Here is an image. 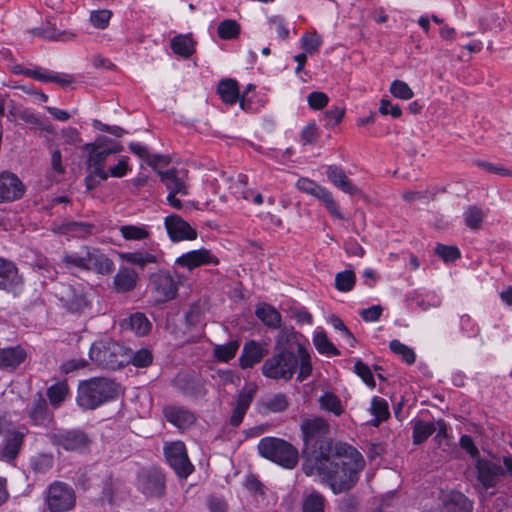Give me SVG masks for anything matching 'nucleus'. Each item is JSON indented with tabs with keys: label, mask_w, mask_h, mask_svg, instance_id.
<instances>
[{
	"label": "nucleus",
	"mask_w": 512,
	"mask_h": 512,
	"mask_svg": "<svg viewBox=\"0 0 512 512\" xmlns=\"http://www.w3.org/2000/svg\"><path fill=\"white\" fill-rule=\"evenodd\" d=\"M364 466V458L357 449L346 443H335L329 456L303 460L301 469L306 476H321L333 493L339 494L356 485Z\"/></svg>",
	"instance_id": "f257e3e1"
},
{
	"label": "nucleus",
	"mask_w": 512,
	"mask_h": 512,
	"mask_svg": "<svg viewBox=\"0 0 512 512\" xmlns=\"http://www.w3.org/2000/svg\"><path fill=\"white\" fill-rule=\"evenodd\" d=\"M300 428L304 442V460H319L333 452L335 444L330 437L329 423L324 418L314 416L304 419Z\"/></svg>",
	"instance_id": "f03ea898"
},
{
	"label": "nucleus",
	"mask_w": 512,
	"mask_h": 512,
	"mask_svg": "<svg viewBox=\"0 0 512 512\" xmlns=\"http://www.w3.org/2000/svg\"><path fill=\"white\" fill-rule=\"evenodd\" d=\"M120 386L114 380L105 377H93L78 384L77 404L84 410H94L102 404L114 400Z\"/></svg>",
	"instance_id": "7ed1b4c3"
},
{
	"label": "nucleus",
	"mask_w": 512,
	"mask_h": 512,
	"mask_svg": "<svg viewBox=\"0 0 512 512\" xmlns=\"http://www.w3.org/2000/svg\"><path fill=\"white\" fill-rule=\"evenodd\" d=\"M90 359L99 367L117 370L130 363L129 348L112 339L94 342L89 351Z\"/></svg>",
	"instance_id": "20e7f679"
},
{
	"label": "nucleus",
	"mask_w": 512,
	"mask_h": 512,
	"mask_svg": "<svg viewBox=\"0 0 512 512\" xmlns=\"http://www.w3.org/2000/svg\"><path fill=\"white\" fill-rule=\"evenodd\" d=\"M259 454L285 469H293L299 460L298 449L284 439L264 437L257 446Z\"/></svg>",
	"instance_id": "39448f33"
},
{
	"label": "nucleus",
	"mask_w": 512,
	"mask_h": 512,
	"mask_svg": "<svg viewBox=\"0 0 512 512\" xmlns=\"http://www.w3.org/2000/svg\"><path fill=\"white\" fill-rule=\"evenodd\" d=\"M300 334L293 327H284L275 339L274 351H295L299 356L300 370L297 381L302 382L312 374L311 356L305 346L299 341Z\"/></svg>",
	"instance_id": "423d86ee"
},
{
	"label": "nucleus",
	"mask_w": 512,
	"mask_h": 512,
	"mask_svg": "<svg viewBox=\"0 0 512 512\" xmlns=\"http://www.w3.org/2000/svg\"><path fill=\"white\" fill-rule=\"evenodd\" d=\"M298 368L300 369V360L295 351H275L264 361L261 371L267 378L287 382L292 379Z\"/></svg>",
	"instance_id": "0eeeda50"
},
{
	"label": "nucleus",
	"mask_w": 512,
	"mask_h": 512,
	"mask_svg": "<svg viewBox=\"0 0 512 512\" xmlns=\"http://www.w3.org/2000/svg\"><path fill=\"white\" fill-rule=\"evenodd\" d=\"M58 297L69 313L84 314L91 309L92 293L81 284L63 285Z\"/></svg>",
	"instance_id": "6e6552de"
},
{
	"label": "nucleus",
	"mask_w": 512,
	"mask_h": 512,
	"mask_svg": "<svg viewBox=\"0 0 512 512\" xmlns=\"http://www.w3.org/2000/svg\"><path fill=\"white\" fill-rule=\"evenodd\" d=\"M45 504L50 512H66L74 508L76 495L73 488L63 482L50 484L45 496Z\"/></svg>",
	"instance_id": "1a4fd4ad"
},
{
	"label": "nucleus",
	"mask_w": 512,
	"mask_h": 512,
	"mask_svg": "<svg viewBox=\"0 0 512 512\" xmlns=\"http://www.w3.org/2000/svg\"><path fill=\"white\" fill-rule=\"evenodd\" d=\"M49 439L53 445L71 452H84L90 445L88 435L78 429L57 430L49 435Z\"/></svg>",
	"instance_id": "9d476101"
},
{
	"label": "nucleus",
	"mask_w": 512,
	"mask_h": 512,
	"mask_svg": "<svg viewBox=\"0 0 512 512\" xmlns=\"http://www.w3.org/2000/svg\"><path fill=\"white\" fill-rule=\"evenodd\" d=\"M164 454L170 467L181 477H188L194 470L190 462L185 444L181 441H175L165 445Z\"/></svg>",
	"instance_id": "9b49d317"
},
{
	"label": "nucleus",
	"mask_w": 512,
	"mask_h": 512,
	"mask_svg": "<svg viewBox=\"0 0 512 512\" xmlns=\"http://www.w3.org/2000/svg\"><path fill=\"white\" fill-rule=\"evenodd\" d=\"M149 285L156 294L158 302H167L177 296L178 284L166 270L160 269L152 273L149 277Z\"/></svg>",
	"instance_id": "f8f14e48"
},
{
	"label": "nucleus",
	"mask_w": 512,
	"mask_h": 512,
	"mask_svg": "<svg viewBox=\"0 0 512 512\" xmlns=\"http://www.w3.org/2000/svg\"><path fill=\"white\" fill-rule=\"evenodd\" d=\"M105 142H108V137L99 136L95 142L85 145V149L88 151L87 166L94 168V173L100 180H107L109 176L104 169L105 161L110 156Z\"/></svg>",
	"instance_id": "ddd939ff"
},
{
	"label": "nucleus",
	"mask_w": 512,
	"mask_h": 512,
	"mask_svg": "<svg viewBox=\"0 0 512 512\" xmlns=\"http://www.w3.org/2000/svg\"><path fill=\"white\" fill-rule=\"evenodd\" d=\"M139 489L148 497H161L165 493V476L160 469H143L138 474Z\"/></svg>",
	"instance_id": "4468645a"
},
{
	"label": "nucleus",
	"mask_w": 512,
	"mask_h": 512,
	"mask_svg": "<svg viewBox=\"0 0 512 512\" xmlns=\"http://www.w3.org/2000/svg\"><path fill=\"white\" fill-rule=\"evenodd\" d=\"M475 469L477 480L485 489L494 488L500 477L505 475V470L500 464L481 457L475 459Z\"/></svg>",
	"instance_id": "2eb2a0df"
},
{
	"label": "nucleus",
	"mask_w": 512,
	"mask_h": 512,
	"mask_svg": "<svg viewBox=\"0 0 512 512\" xmlns=\"http://www.w3.org/2000/svg\"><path fill=\"white\" fill-rule=\"evenodd\" d=\"M173 386L187 397L203 398L207 394L203 379L187 373H179L173 380Z\"/></svg>",
	"instance_id": "dca6fc26"
},
{
	"label": "nucleus",
	"mask_w": 512,
	"mask_h": 512,
	"mask_svg": "<svg viewBox=\"0 0 512 512\" xmlns=\"http://www.w3.org/2000/svg\"><path fill=\"white\" fill-rule=\"evenodd\" d=\"M164 226L173 242L194 240L197 238V231L179 215L171 214L164 219Z\"/></svg>",
	"instance_id": "f3484780"
},
{
	"label": "nucleus",
	"mask_w": 512,
	"mask_h": 512,
	"mask_svg": "<svg viewBox=\"0 0 512 512\" xmlns=\"http://www.w3.org/2000/svg\"><path fill=\"white\" fill-rule=\"evenodd\" d=\"M0 289L18 296L23 290V280L15 265L0 258Z\"/></svg>",
	"instance_id": "a211bd4d"
},
{
	"label": "nucleus",
	"mask_w": 512,
	"mask_h": 512,
	"mask_svg": "<svg viewBox=\"0 0 512 512\" xmlns=\"http://www.w3.org/2000/svg\"><path fill=\"white\" fill-rule=\"evenodd\" d=\"M203 308L195 302L191 304L184 314L185 329L183 336L185 341L194 342L201 336L203 326Z\"/></svg>",
	"instance_id": "6ab92c4d"
},
{
	"label": "nucleus",
	"mask_w": 512,
	"mask_h": 512,
	"mask_svg": "<svg viewBox=\"0 0 512 512\" xmlns=\"http://www.w3.org/2000/svg\"><path fill=\"white\" fill-rule=\"evenodd\" d=\"M25 192V186L17 175L4 171L0 173V203L20 199Z\"/></svg>",
	"instance_id": "aec40b11"
},
{
	"label": "nucleus",
	"mask_w": 512,
	"mask_h": 512,
	"mask_svg": "<svg viewBox=\"0 0 512 512\" xmlns=\"http://www.w3.org/2000/svg\"><path fill=\"white\" fill-rule=\"evenodd\" d=\"M157 173L161 182L166 186L168 194H179L181 196L189 194L186 170L171 168L166 171H157Z\"/></svg>",
	"instance_id": "412c9836"
},
{
	"label": "nucleus",
	"mask_w": 512,
	"mask_h": 512,
	"mask_svg": "<svg viewBox=\"0 0 512 512\" xmlns=\"http://www.w3.org/2000/svg\"><path fill=\"white\" fill-rule=\"evenodd\" d=\"M52 19V17H48L42 27L33 28L28 32L33 36L48 41L67 42L75 38L74 33L57 28L56 23L52 22Z\"/></svg>",
	"instance_id": "4be33fe9"
},
{
	"label": "nucleus",
	"mask_w": 512,
	"mask_h": 512,
	"mask_svg": "<svg viewBox=\"0 0 512 512\" xmlns=\"http://www.w3.org/2000/svg\"><path fill=\"white\" fill-rule=\"evenodd\" d=\"M175 263L181 267L192 270L198 266L205 264H218V260L214 257L209 250L199 249L189 251L178 257Z\"/></svg>",
	"instance_id": "5701e85b"
},
{
	"label": "nucleus",
	"mask_w": 512,
	"mask_h": 512,
	"mask_svg": "<svg viewBox=\"0 0 512 512\" xmlns=\"http://www.w3.org/2000/svg\"><path fill=\"white\" fill-rule=\"evenodd\" d=\"M268 353L260 343L250 340L244 344L239 357V365L242 369L252 368L259 363Z\"/></svg>",
	"instance_id": "b1692460"
},
{
	"label": "nucleus",
	"mask_w": 512,
	"mask_h": 512,
	"mask_svg": "<svg viewBox=\"0 0 512 512\" xmlns=\"http://www.w3.org/2000/svg\"><path fill=\"white\" fill-rule=\"evenodd\" d=\"M163 413L166 420L179 429H187L196 421L194 413L180 406H166Z\"/></svg>",
	"instance_id": "393cba45"
},
{
	"label": "nucleus",
	"mask_w": 512,
	"mask_h": 512,
	"mask_svg": "<svg viewBox=\"0 0 512 512\" xmlns=\"http://www.w3.org/2000/svg\"><path fill=\"white\" fill-rule=\"evenodd\" d=\"M326 175L329 181L339 188L342 192L356 195L360 194L361 191L358 189L356 185L352 183V181L347 177L345 171L336 165H330L327 167Z\"/></svg>",
	"instance_id": "a878e982"
},
{
	"label": "nucleus",
	"mask_w": 512,
	"mask_h": 512,
	"mask_svg": "<svg viewBox=\"0 0 512 512\" xmlns=\"http://www.w3.org/2000/svg\"><path fill=\"white\" fill-rule=\"evenodd\" d=\"M58 234L68 235L71 237L85 238L94 234L97 229L93 223L67 221L53 228Z\"/></svg>",
	"instance_id": "bb28decb"
},
{
	"label": "nucleus",
	"mask_w": 512,
	"mask_h": 512,
	"mask_svg": "<svg viewBox=\"0 0 512 512\" xmlns=\"http://www.w3.org/2000/svg\"><path fill=\"white\" fill-rule=\"evenodd\" d=\"M90 247L83 246L80 251H65L61 263L69 271H87Z\"/></svg>",
	"instance_id": "cd10ccee"
},
{
	"label": "nucleus",
	"mask_w": 512,
	"mask_h": 512,
	"mask_svg": "<svg viewBox=\"0 0 512 512\" xmlns=\"http://www.w3.org/2000/svg\"><path fill=\"white\" fill-rule=\"evenodd\" d=\"M24 431H9L4 439V446L1 451V457L7 462L14 461L23 445L25 437Z\"/></svg>",
	"instance_id": "c85d7f7f"
},
{
	"label": "nucleus",
	"mask_w": 512,
	"mask_h": 512,
	"mask_svg": "<svg viewBox=\"0 0 512 512\" xmlns=\"http://www.w3.org/2000/svg\"><path fill=\"white\" fill-rule=\"evenodd\" d=\"M138 274L129 267H121L113 278V289L118 293L134 290L137 285Z\"/></svg>",
	"instance_id": "c756f323"
},
{
	"label": "nucleus",
	"mask_w": 512,
	"mask_h": 512,
	"mask_svg": "<svg viewBox=\"0 0 512 512\" xmlns=\"http://www.w3.org/2000/svg\"><path fill=\"white\" fill-rule=\"evenodd\" d=\"M89 269L97 274L107 275L114 271V262L97 249L90 248L88 258Z\"/></svg>",
	"instance_id": "7c9ffc66"
},
{
	"label": "nucleus",
	"mask_w": 512,
	"mask_h": 512,
	"mask_svg": "<svg viewBox=\"0 0 512 512\" xmlns=\"http://www.w3.org/2000/svg\"><path fill=\"white\" fill-rule=\"evenodd\" d=\"M254 397V391H241L237 396L235 407L232 410V414L229 423L233 427H238L244 418L252 400Z\"/></svg>",
	"instance_id": "2f4dec72"
},
{
	"label": "nucleus",
	"mask_w": 512,
	"mask_h": 512,
	"mask_svg": "<svg viewBox=\"0 0 512 512\" xmlns=\"http://www.w3.org/2000/svg\"><path fill=\"white\" fill-rule=\"evenodd\" d=\"M26 357L27 353L21 346L0 349V368L15 369Z\"/></svg>",
	"instance_id": "473e14b6"
},
{
	"label": "nucleus",
	"mask_w": 512,
	"mask_h": 512,
	"mask_svg": "<svg viewBox=\"0 0 512 512\" xmlns=\"http://www.w3.org/2000/svg\"><path fill=\"white\" fill-rule=\"evenodd\" d=\"M217 92L220 95L222 101L226 104H235L238 100L240 105L244 108V102L240 98L239 86L234 79H224L218 83Z\"/></svg>",
	"instance_id": "72a5a7b5"
},
{
	"label": "nucleus",
	"mask_w": 512,
	"mask_h": 512,
	"mask_svg": "<svg viewBox=\"0 0 512 512\" xmlns=\"http://www.w3.org/2000/svg\"><path fill=\"white\" fill-rule=\"evenodd\" d=\"M446 512H472V502L461 492H451L443 502Z\"/></svg>",
	"instance_id": "f704fd0d"
},
{
	"label": "nucleus",
	"mask_w": 512,
	"mask_h": 512,
	"mask_svg": "<svg viewBox=\"0 0 512 512\" xmlns=\"http://www.w3.org/2000/svg\"><path fill=\"white\" fill-rule=\"evenodd\" d=\"M30 419L35 425H43L46 421L50 420L47 402L40 393H37L33 400Z\"/></svg>",
	"instance_id": "c9c22d12"
},
{
	"label": "nucleus",
	"mask_w": 512,
	"mask_h": 512,
	"mask_svg": "<svg viewBox=\"0 0 512 512\" xmlns=\"http://www.w3.org/2000/svg\"><path fill=\"white\" fill-rule=\"evenodd\" d=\"M255 314L269 328L277 329L281 326V314L271 305L258 306Z\"/></svg>",
	"instance_id": "e433bc0d"
},
{
	"label": "nucleus",
	"mask_w": 512,
	"mask_h": 512,
	"mask_svg": "<svg viewBox=\"0 0 512 512\" xmlns=\"http://www.w3.org/2000/svg\"><path fill=\"white\" fill-rule=\"evenodd\" d=\"M123 326L132 330L136 335L144 336L151 330V323L143 313H134L123 321Z\"/></svg>",
	"instance_id": "4c0bfd02"
},
{
	"label": "nucleus",
	"mask_w": 512,
	"mask_h": 512,
	"mask_svg": "<svg viewBox=\"0 0 512 512\" xmlns=\"http://www.w3.org/2000/svg\"><path fill=\"white\" fill-rule=\"evenodd\" d=\"M194 44L189 35H177L171 40V49L175 54L183 58H189L195 52Z\"/></svg>",
	"instance_id": "58836bf2"
},
{
	"label": "nucleus",
	"mask_w": 512,
	"mask_h": 512,
	"mask_svg": "<svg viewBox=\"0 0 512 512\" xmlns=\"http://www.w3.org/2000/svg\"><path fill=\"white\" fill-rule=\"evenodd\" d=\"M122 260L126 261L131 265H135L144 269L148 264H156L158 263V258L155 254L150 252H127L121 254Z\"/></svg>",
	"instance_id": "ea45409f"
},
{
	"label": "nucleus",
	"mask_w": 512,
	"mask_h": 512,
	"mask_svg": "<svg viewBox=\"0 0 512 512\" xmlns=\"http://www.w3.org/2000/svg\"><path fill=\"white\" fill-rule=\"evenodd\" d=\"M8 119L11 121H22L25 124L30 126V129H45L49 131L48 128L43 127L42 122L39 120V118L32 112L26 110V109H12L9 112Z\"/></svg>",
	"instance_id": "a19ab883"
},
{
	"label": "nucleus",
	"mask_w": 512,
	"mask_h": 512,
	"mask_svg": "<svg viewBox=\"0 0 512 512\" xmlns=\"http://www.w3.org/2000/svg\"><path fill=\"white\" fill-rule=\"evenodd\" d=\"M119 231L127 241H141L150 236V232L145 225H122L119 227Z\"/></svg>",
	"instance_id": "79ce46f5"
},
{
	"label": "nucleus",
	"mask_w": 512,
	"mask_h": 512,
	"mask_svg": "<svg viewBox=\"0 0 512 512\" xmlns=\"http://www.w3.org/2000/svg\"><path fill=\"white\" fill-rule=\"evenodd\" d=\"M436 431L434 422H425L417 420L413 428V442L414 444H421L426 441Z\"/></svg>",
	"instance_id": "37998d69"
},
{
	"label": "nucleus",
	"mask_w": 512,
	"mask_h": 512,
	"mask_svg": "<svg viewBox=\"0 0 512 512\" xmlns=\"http://www.w3.org/2000/svg\"><path fill=\"white\" fill-rule=\"evenodd\" d=\"M319 404L321 409L331 412L336 416H340L344 412L340 398L332 392H325L321 395Z\"/></svg>",
	"instance_id": "c03bdc74"
},
{
	"label": "nucleus",
	"mask_w": 512,
	"mask_h": 512,
	"mask_svg": "<svg viewBox=\"0 0 512 512\" xmlns=\"http://www.w3.org/2000/svg\"><path fill=\"white\" fill-rule=\"evenodd\" d=\"M69 387L66 381H60L47 389V396L52 406L58 407L66 399Z\"/></svg>",
	"instance_id": "a18cd8bd"
},
{
	"label": "nucleus",
	"mask_w": 512,
	"mask_h": 512,
	"mask_svg": "<svg viewBox=\"0 0 512 512\" xmlns=\"http://www.w3.org/2000/svg\"><path fill=\"white\" fill-rule=\"evenodd\" d=\"M313 344L317 351L321 354L327 355H340V351L334 346V344L328 339L327 334L324 331L317 332L313 337Z\"/></svg>",
	"instance_id": "49530a36"
},
{
	"label": "nucleus",
	"mask_w": 512,
	"mask_h": 512,
	"mask_svg": "<svg viewBox=\"0 0 512 512\" xmlns=\"http://www.w3.org/2000/svg\"><path fill=\"white\" fill-rule=\"evenodd\" d=\"M239 349V342L232 340L223 345H216L213 349V353L216 359L222 362H228L233 359Z\"/></svg>",
	"instance_id": "de8ad7c7"
},
{
	"label": "nucleus",
	"mask_w": 512,
	"mask_h": 512,
	"mask_svg": "<svg viewBox=\"0 0 512 512\" xmlns=\"http://www.w3.org/2000/svg\"><path fill=\"white\" fill-rule=\"evenodd\" d=\"M240 31V25L232 19H225L221 21L217 28L218 36L223 40L238 38Z\"/></svg>",
	"instance_id": "09e8293b"
},
{
	"label": "nucleus",
	"mask_w": 512,
	"mask_h": 512,
	"mask_svg": "<svg viewBox=\"0 0 512 512\" xmlns=\"http://www.w3.org/2000/svg\"><path fill=\"white\" fill-rule=\"evenodd\" d=\"M371 413L375 416L373 422L377 426L380 422L385 421L389 417L388 403L385 399L380 397H373L371 401Z\"/></svg>",
	"instance_id": "8fccbe9b"
},
{
	"label": "nucleus",
	"mask_w": 512,
	"mask_h": 512,
	"mask_svg": "<svg viewBox=\"0 0 512 512\" xmlns=\"http://www.w3.org/2000/svg\"><path fill=\"white\" fill-rule=\"evenodd\" d=\"M316 198L322 201V203L332 216L340 220L345 219L332 193L327 188L322 187L321 191L319 192Z\"/></svg>",
	"instance_id": "3c124183"
},
{
	"label": "nucleus",
	"mask_w": 512,
	"mask_h": 512,
	"mask_svg": "<svg viewBox=\"0 0 512 512\" xmlns=\"http://www.w3.org/2000/svg\"><path fill=\"white\" fill-rule=\"evenodd\" d=\"M356 282L355 273L352 270L338 272L335 276V288L340 292H349Z\"/></svg>",
	"instance_id": "603ef678"
},
{
	"label": "nucleus",
	"mask_w": 512,
	"mask_h": 512,
	"mask_svg": "<svg viewBox=\"0 0 512 512\" xmlns=\"http://www.w3.org/2000/svg\"><path fill=\"white\" fill-rule=\"evenodd\" d=\"M485 214L483 210L477 206H469L464 213V221L467 227L473 230L481 228Z\"/></svg>",
	"instance_id": "864d4df0"
},
{
	"label": "nucleus",
	"mask_w": 512,
	"mask_h": 512,
	"mask_svg": "<svg viewBox=\"0 0 512 512\" xmlns=\"http://www.w3.org/2000/svg\"><path fill=\"white\" fill-rule=\"evenodd\" d=\"M324 504L325 499L324 497L314 491L307 495L302 504V511L303 512H324Z\"/></svg>",
	"instance_id": "5fc2aeb1"
},
{
	"label": "nucleus",
	"mask_w": 512,
	"mask_h": 512,
	"mask_svg": "<svg viewBox=\"0 0 512 512\" xmlns=\"http://www.w3.org/2000/svg\"><path fill=\"white\" fill-rule=\"evenodd\" d=\"M389 347L393 353L400 355L407 364H413L415 362L416 355L414 351L399 340H392L389 343Z\"/></svg>",
	"instance_id": "6e6d98bb"
},
{
	"label": "nucleus",
	"mask_w": 512,
	"mask_h": 512,
	"mask_svg": "<svg viewBox=\"0 0 512 512\" xmlns=\"http://www.w3.org/2000/svg\"><path fill=\"white\" fill-rule=\"evenodd\" d=\"M130 363L136 367H147L152 363L153 356L148 349H140L134 352L129 348Z\"/></svg>",
	"instance_id": "4d7b16f0"
},
{
	"label": "nucleus",
	"mask_w": 512,
	"mask_h": 512,
	"mask_svg": "<svg viewBox=\"0 0 512 512\" xmlns=\"http://www.w3.org/2000/svg\"><path fill=\"white\" fill-rule=\"evenodd\" d=\"M390 93L399 99L409 100L414 96L408 84L401 80H394L390 85Z\"/></svg>",
	"instance_id": "13d9d810"
},
{
	"label": "nucleus",
	"mask_w": 512,
	"mask_h": 512,
	"mask_svg": "<svg viewBox=\"0 0 512 512\" xmlns=\"http://www.w3.org/2000/svg\"><path fill=\"white\" fill-rule=\"evenodd\" d=\"M112 12L107 9L94 10L90 13V21L97 29H105L110 22Z\"/></svg>",
	"instance_id": "bf43d9fd"
},
{
	"label": "nucleus",
	"mask_w": 512,
	"mask_h": 512,
	"mask_svg": "<svg viewBox=\"0 0 512 512\" xmlns=\"http://www.w3.org/2000/svg\"><path fill=\"white\" fill-rule=\"evenodd\" d=\"M354 372L364 381L366 385L369 387L374 388L376 383L374 380V376L369 368L368 365H366L361 360H357L354 364Z\"/></svg>",
	"instance_id": "052dcab7"
},
{
	"label": "nucleus",
	"mask_w": 512,
	"mask_h": 512,
	"mask_svg": "<svg viewBox=\"0 0 512 512\" xmlns=\"http://www.w3.org/2000/svg\"><path fill=\"white\" fill-rule=\"evenodd\" d=\"M322 43L321 37L316 33H307L302 36V48L309 54L315 53Z\"/></svg>",
	"instance_id": "680f3d73"
},
{
	"label": "nucleus",
	"mask_w": 512,
	"mask_h": 512,
	"mask_svg": "<svg viewBox=\"0 0 512 512\" xmlns=\"http://www.w3.org/2000/svg\"><path fill=\"white\" fill-rule=\"evenodd\" d=\"M435 253L445 262H453L460 257V251L456 246L438 244Z\"/></svg>",
	"instance_id": "e2e57ef3"
},
{
	"label": "nucleus",
	"mask_w": 512,
	"mask_h": 512,
	"mask_svg": "<svg viewBox=\"0 0 512 512\" xmlns=\"http://www.w3.org/2000/svg\"><path fill=\"white\" fill-rule=\"evenodd\" d=\"M307 102L311 109L321 110L327 106L329 98L324 92L313 91L307 96Z\"/></svg>",
	"instance_id": "0e129e2a"
},
{
	"label": "nucleus",
	"mask_w": 512,
	"mask_h": 512,
	"mask_svg": "<svg viewBox=\"0 0 512 512\" xmlns=\"http://www.w3.org/2000/svg\"><path fill=\"white\" fill-rule=\"evenodd\" d=\"M301 142L303 145H308V144H314L316 143L318 137H319V133H318V128L316 126V124L314 122L312 123H309L307 126H305L303 128V130L301 131Z\"/></svg>",
	"instance_id": "69168bd1"
},
{
	"label": "nucleus",
	"mask_w": 512,
	"mask_h": 512,
	"mask_svg": "<svg viewBox=\"0 0 512 512\" xmlns=\"http://www.w3.org/2000/svg\"><path fill=\"white\" fill-rule=\"evenodd\" d=\"M266 407L271 412H282L288 407V400L284 394H276L266 403Z\"/></svg>",
	"instance_id": "338daca9"
},
{
	"label": "nucleus",
	"mask_w": 512,
	"mask_h": 512,
	"mask_svg": "<svg viewBox=\"0 0 512 512\" xmlns=\"http://www.w3.org/2000/svg\"><path fill=\"white\" fill-rule=\"evenodd\" d=\"M296 186L300 191H303L315 197L318 196L319 192L322 189V186L318 185L316 182L308 178H300L297 181Z\"/></svg>",
	"instance_id": "774afa93"
}]
</instances>
